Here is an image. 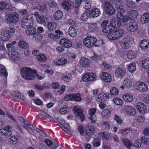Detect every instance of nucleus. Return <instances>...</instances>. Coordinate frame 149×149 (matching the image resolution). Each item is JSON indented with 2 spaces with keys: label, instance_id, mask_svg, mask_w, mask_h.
<instances>
[{
  "label": "nucleus",
  "instance_id": "a878e982",
  "mask_svg": "<svg viewBox=\"0 0 149 149\" xmlns=\"http://www.w3.org/2000/svg\"><path fill=\"white\" fill-rule=\"evenodd\" d=\"M110 24L113 26V28L114 27L117 28L120 26L121 23L117 18L116 19L112 18L110 21Z\"/></svg>",
  "mask_w": 149,
  "mask_h": 149
},
{
  "label": "nucleus",
  "instance_id": "6e6552de",
  "mask_svg": "<svg viewBox=\"0 0 149 149\" xmlns=\"http://www.w3.org/2000/svg\"><path fill=\"white\" fill-rule=\"evenodd\" d=\"M104 9L105 13L108 15L111 16L115 13V10L113 7L108 2H105Z\"/></svg>",
  "mask_w": 149,
  "mask_h": 149
},
{
  "label": "nucleus",
  "instance_id": "6ab92c4d",
  "mask_svg": "<svg viewBox=\"0 0 149 149\" xmlns=\"http://www.w3.org/2000/svg\"><path fill=\"white\" fill-rule=\"evenodd\" d=\"M96 110L95 108L90 109L88 111V113L91 116L89 118L92 123H95L96 121V118L94 114L96 112Z\"/></svg>",
  "mask_w": 149,
  "mask_h": 149
},
{
  "label": "nucleus",
  "instance_id": "7c9ffc66",
  "mask_svg": "<svg viewBox=\"0 0 149 149\" xmlns=\"http://www.w3.org/2000/svg\"><path fill=\"white\" fill-rule=\"evenodd\" d=\"M63 13L60 10H58L55 12L53 15V18L54 19L56 20H59L61 19L63 16Z\"/></svg>",
  "mask_w": 149,
  "mask_h": 149
},
{
  "label": "nucleus",
  "instance_id": "13d9d810",
  "mask_svg": "<svg viewBox=\"0 0 149 149\" xmlns=\"http://www.w3.org/2000/svg\"><path fill=\"white\" fill-rule=\"evenodd\" d=\"M123 84L127 88H130L131 86V83L128 78H126L124 80Z\"/></svg>",
  "mask_w": 149,
  "mask_h": 149
},
{
  "label": "nucleus",
  "instance_id": "2f4dec72",
  "mask_svg": "<svg viewBox=\"0 0 149 149\" xmlns=\"http://www.w3.org/2000/svg\"><path fill=\"white\" fill-rule=\"evenodd\" d=\"M92 2L91 0H83L82 4L84 5V8L88 10L91 8Z\"/></svg>",
  "mask_w": 149,
  "mask_h": 149
},
{
  "label": "nucleus",
  "instance_id": "a211bd4d",
  "mask_svg": "<svg viewBox=\"0 0 149 149\" xmlns=\"http://www.w3.org/2000/svg\"><path fill=\"white\" fill-rule=\"evenodd\" d=\"M126 27L128 31L133 32L137 30L138 26L135 22H130L127 24Z\"/></svg>",
  "mask_w": 149,
  "mask_h": 149
},
{
  "label": "nucleus",
  "instance_id": "b1692460",
  "mask_svg": "<svg viewBox=\"0 0 149 149\" xmlns=\"http://www.w3.org/2000/svg\"><path fill=\"white\" fill-rule=\"evenodd\" d=\"M125 110L127 114L130 116H134L136 113V111L134 108L131 106H127L125 107Z\"/></svg>",
  "mask_w": 149,
  "mask_h": 149
},
{
  "label": "nucleus",
  "instance_id": "4c0bfd02",
  "mask_svg": "<svg viewBox=\"0 0 149 149\" xmlns=\"http://www.w3.org/2000/svg\"><path fill=\"white\" fill-rule=\"evenodd\" d=\"M100 11L98 8H94L92 10L91 12V15L93 17H97L100 14Z\"/></svg>",
  "mask_w": 149,
  "mask_h": 149
},
{
  "label": "nucleus",
  "instance_id": "f704fd0d",
  "mask_svg": "<svg viewBox=\"0 0 149 149\" xmlns=\"http://www.w3.org/2000/svg\"><path fill=\"white\" fill-rule=\"evenodd\" d=\"M8 72L5 67L2 64H0V75H2L7 78L8 76Z\"/></svg>",
  "mask_w": 149,
  "mask_h": 149
},
{
  "label": "nucleus",
  "instance_id": "58836bf2",
  "mask_svg": "<svg viewBox=\"0 0 149 149\" xmlns=\"http://www.w3.org/2000/svg\"><path fill=\"white\" fill-rule=\"evenodd\" d=\"M123 100L126 102H131L133 100L132 96L129 94H125L123 96Z\"/></svg>",
  "mask_w": 149,
  "mask_h": 149
},
{
  "label": "nucleus",
  "instance_id": "e2e57ef3",
  "mask_svg": "<svg viewBox=\"0 0 149 149\" xmlns=\"http://www.w3.org/2000/svg\"><path fill=\"white\" fill-rule=\"evenodd\" d=\"M113 102L116 104L118 105H122L123 103L122 100L118 98H114L113 99Z\"/></svg>",
  "mask_w": 149,
  "mask_h": 149
},
{
  "label": "nucleus",
  "instance_id": "f3484780",
  "mask_svg": "<svg viewBox=\"0 0 149 149\" xmlns=\"http://www.w3.org/2000/svg\"><path fill=\"white\" fill-rule=\"evenodd\" d=\"M9 55L13 61H18L21 58L20 55L16 51L10 52L9 53Z\"/></svg>",
  "mask_w": 149,
  "mask_h": 149
},
{
  "label": "nucleus",
  "instance_id": "603ef678",
  "mask_svg": "<svg viewBox=\"0 0 149 149\" xmlns=\"http://www.w3.org/2000/svg\"><path fill=\"white\" fill-rule=\"evenodd\" d=\"M10 36L8 32L5 31L2 34L1 38L2 40L6 41L9 39Z\"/></svg>",
  "mask_w": 149,
  "mask_h": 149
},
{
  "label": "nucleus",
  "instance_id": "f03ea898",
  "mask_svg": "<svg viewBox=\"0 0 149 149\" xmlns=\"http://www.w3.org/2000/svg\"><path fill=\"white\" fill-rule=\"evenodd\" d=\"M20 73L22 77L27 80H33L37 75L36 71L29 68H22Z\"/></svg>",
  "mask_w": 149,
  "mask_h": 149
},
{
  "label": "nucleus",
  "instance_id": "49530a36",
  "mask_svg": "<svg viewBox=\"0 0 149 149\" xmlns=\"http://www.w3.org/2000/svg\"><path fill=\"white\" fill-rule=\"evenodd\" d=\"M113 28V26H111L109 25L103 29L102 32L104 33H109L111 31H112Z\"/></svg>",
  "mask_w": 149,
  "mask_h": 149
},
{
  "label": "nucleus",
  "instance_id": "4d7b16f0",
  "mask_svg": "<svg viewBox=\"0 0 149 149\" xmlns=\"http://www.w3.org/2000/svg\"><path fill=\"white\" fill-rule=\"evenodd\" d=\"M36 58L39 61L44 62L47 60V57L44 54H40L36 55Z\"/></svg>",
  "mask_w": 149,
  "mask_h": 149
},
{
  "label": "nucleus",
  "instance_id": "a19ab883",
  "mask_svg": "<svg viewBox=\"0 0 149 149\" xmlns=\"http://www.w3.org/2000/svg\"><path fill=\"white\" fill-rule=\"evenodd\" d=\"M136 69V64L134 63H130L127 67L128 70L131 73H133L135 71Z\"/></svg>",
  "mask_w": 149,
  "mask_h": 149
},
{
  "label": "nucleus",
  "instance_id": "09e8293b",
  "mask_svg": "<svg viewBox=\"0 0 149 149\" xmlns=\"http://www.w3.org/2000/svg\"><path fill=\"white\" fill-rule=\"evenodd\" d=\"M62 78L63 80L66 82H69L71 79L72 76L70 73L62 75Z\"/></svg>",
  "mask_w": 149,
  "mask_h": 149
},
{
  "label": "nucleus",
  "instance_id": "e433bc0d",
  "mask_svg": "<svg viewBox=\"0 0 149 149\" xmlns=\"http://www.w3.org/2000/svg\"><path fill=\"white\" fill-rule=\"evenodd\" d=\"M70 0H68L69 1H70ZM68 0L67 1H65L61 3L63 8L66 10H69L71 6V3Z\"/></svg>",
  "mask_w": 149,
  "mask_h": 149
},
{
  "label": "nucleus",
  "instance_id": "c9c22d12",
  "mask_svg": "<svg viewBox=\"0 0 149 149\" xmlns=\"http://www.w3.org/2000/svg\"><path fill=\"white\" fill-rule=\"evenodd\" d=\"M69 111V107L66 105L63 106L60 108L59 111L60 113L63 115L67 114Z\"/></svg>",
  "mask_w": 149,
  "mask_h": 149
},
{
  "label": "nucleus",
  "instance_id": "393cba45",
  "mask_svg": "<svg viewBox=\"0 0 149 149\" xmlns=\"http://www.w3.org/2000/svg\"><path fill=\"white\" fill-rule=\"evenodd\" d=\"M54 64L57 65H65L67 62V59L64 57L58 58L54 61Z\"/></svg>",
  "mask_w": 149,
  "mask_h": 149
},
{
  "label": "nucleus",
  "instance_id": "412c9836",
  "mask_svg": "<svg viewBox=\"0 0 149 149\" xmlns=\"http://www.w3.org/2000/svg\"><path fill=\"white\" fill-rule=\"evenodd\" d=\"M85 130L86 134L90 136L93 135L95 132V129L94 127L89 124L86 126Z\"/></svg>",
  "mask_w": 149,
  "mask_h": 149
},
{
  "label": "nucleus",
  "instance_id": "37998d69",
  "mask_svg": "<svg viewBox=\"0 0 149 149\" xmlns=\"http://www.w3.org/2000/svg\"><path fill=\"white\" fill-rule=\"evenodd\" d=\"M33 35V39L36 41H40L42 37V35L40 33H37L36 32Z\"/></svg>",
  "mask_w": 149,
  "mask_h": 149
},
{
  "label": "nucleus",
  "instance_id": "a18cd8bd",
  "mask_svg": "<svg viewBox=\"0 0 149 149\" xmlns=\"http://www.w3.org/2000/svg\"><path fill=\"white\" fill-rule=\"evenodd\" d=\"M18 45L20 48L24 49H27L29 47L27 43L22 40L20 41L18 43Z\"/></svg>",
  "mask_w": 149,
  "mask_h": 149
},
{
  "label": "nucleus",
  "instance_id": "bf43d9fd",
  "mask_svg": "<svg viewBox=\"0 0 149 149\" xmlns=\"http://www.w3.org/2000/svg\"><path fill=\"white\" fill-rule=\"evenodd\" d=\"M11 94L13 97H17L23 100H24L25 99V97L24 96H21L20 93L17 91L12 92Z\"/></svg>",
  "mask_w": 149,
  "mask_h": 149
},
{
  "label": "nucleus",
  "instance_id": "1a4fd4ad",
  "mask_svg": "<svg viewBox=\"0 0 149 149\" xmlns=\"http://www.w3.org/2000/svg\"><path fill=\"white\" fill-rule=\"evenodd\" d=\"M96 74L95 73L87 72L83 76L82 79L85 82L93 81L96 79Z\"/></svg>",
  "mask_w": 149,
  "mask_h": 149
},
{
  "label": "nucleus",
  "instance_id": "cd10ccee",
  "mask_svg": "<svg viewBox=\"0 0 149 149\" xmlns=\"http://www.w3.org/2000/svg\"><path fill=\"white\" fill-rule=\"evenodd\" d=\"M36 20L40 24H43L48 21L47 17L42 15H40L38 17Z\"/></svg>",
  "mask_w": 149,
  "mask_h": 149
},
{
  "label": "nucleus",
  "instance_id": "6e6d98bb",
  "mask_svg": "<svg viewBox=\"0 0 149 149\" xmlns=\"http://www.w3.org/2000/svg\"><path fill=\"white\" fill-rule=\"evenodd\" d=\"M110 92L111 94L113 95H117L119 93L118 89L115 87H113L111 88Z\"/></svg>",
  "mask_w": 149,
  "mask_h": 149
},
{
  "label": "nucleus",
  "instance_id": "72a5a7b5",
  "mask_svg": "<svg viewBox=\"0 0 149 149\" xmlns=\"http://www.w3.org/2000/svg\"><path fill=\"white\" fill-rule=\"evenodd\" d=\"M149 42L147 40L143 39L140 42V47L142 50L147 49L148 46Z\"/></svg>",
  "mask_w": 149,
  "mask_h": 149
},
{
  "label": "nucleus",
  "instance_id": "39448f33",
  "mask_svg": "<svg viewBox=\"0 0 149 149\" xmlns=\"http://www.w3.org/2000/svg\"><path fill=\"white\" fill-rule=\"evenodd\" d=\"M134 40L132 36H128L123 38L121 40L120 45L124 49L128 48L132 44Z\"/></svg>",
  "mask_w": 149,
  "mask_h": 149
},
{
  "label": "nucleus",
  "instance_id": "8fccbe9b",
  "mask_svg": "<svg viewBox=\"0 0 149 149\" xmlns=\"http://www.w3.org/2000/svg\"><path fill=\"white\" fill-rule=\"evenodd\" d=\"M72 100L77 102H79L81 100V94L79 93H77L72 94Z\"/></svg>",
  "mask_w": 149,
  "mask_h": 149
},
{
  "label": "nucleus",
  "instance_id": "7ed1b4c3",
  "mask_svg": "<svg viewBox=\"0 0 149 149\" xmlns=\"http://www.w3.org/2000/svg\"><path fill=\"white\" fill-rule=\"evenodd\" d=\"M125 31L121 29H118L114 31H112L107 35L108 38L111 40H115L121 38L124 34Z\"/></svg>",
  "mask_w": 149,
  "mask_h": 149
},
{
  "label": "nucleus",
  "instance_id": "de8ad7c7",
  "mask_svg": "<svg viewBox=\"0 0 149 149\" xmlns=\"http://www.w3.org/2000/svg\"><path fill=\"white\" fill-rule=\"evenodd\" d=\"M97 25L96 23L90 24H89L88 29L89 30L92 31H95L98 29Z\"/></svg>",
  "mask_w": 149,
  "mask_h": 149
},
{
  "label": "nucleus",
  "instance_id": "473e14b6",
  "mask_svg": "<svg viewBox=\"0 0 149 149\" xmlns=\"http://www.w3.org/2000/svg\"><path fill=\"white\" fill-rule=\"evenodd\" d=\"M68 33L69 36L72 37H75L77 34L75 29L74 27L72 26L70 27L68 29Z\"/></svg>",
  "mask_w": 149,
  "mask_h": 149
},
{
  "label": "nucleus",
  "instance_id": "79ce46f5",
  "mask_svg": "<svg viewBox=\"0 0 149 149\" xmlns=\"http://www.w3.org/2000/svg\"><path fill=\"white\" fill-rule=\"evenodd\" d=\"M91 17V15L90 13H84L81 15V19L83 21H86L87 20L88 18Z\"/></svg>",
  "mask_w": 149,
  "mask_h": 149
},
{
  "label": "nucleus",
  "instance_id": "864d4df0",
  "mask_svg": "<svg viewBox=\"0 0 149 149\" xmlns=\"http://www.w3.org/2000/svg\"><path fill=\"white\" fill-rule=\"evenodd\" d=\"M142 66L144 69H148L149 68V59H146L142 62Z\"/></svg>",
  "mask_w": 149,
  "mask_h": 149
},
{
  "label": "nucleus",
  "instance_id": "774afa93",
  "mask_svg": "<svg viewBox=\"0 0 149 149\" xmlns=\"http://www.w3.org/2000/svg\"><path fill=\"white\" fill-rule=\"evenodd\" d=\"M114 119L116 121L117 123L119 125H121L123 123V120L121 119L120 118L117 114H115L114 115Z\"/></svg>",
  "mask_w": 149,
  "mask_h": 149
},
{
  "label": "nucleus",
  "instance_id": "423d86ee",
  "mask_svg": "<svg viewBox=\"0 0 149 149\" xmlns=\"http://www.w3.org/2000/svg\"><path fill=\"white\" fill-rule=\"evenodd\" d=\"M7 21L10 23H15L19 19V15L16 13H13L6 15Z\"/></svg>",
  "mask_w": 149,
  "mask_h": 149
},
{
  "label": "nucleus",
  "instance_id": "338daca9",
  "mask_svg": "<svg viewBox=\"0 0 149 149\" xmlns=\"http://www.w3.org/2000/svg\"><path fill=\"white\" fill-rule=\"evenodd\" d=\"M122 142L123 144L127 147H130L132 144L130 141L126 139H123Z\"/></svg>",
  "mask_w": 149,
  "mask_h": 149
},
{
  "label": "nucleus",
  "instance_id": "9d476101",
  "mask_svg": "<svg viewBox=\"0 0 149 149\" xmlns=\"http://www.w3.org/2000/svg\"><path fill=\"white\" fill-rule=\"evenodd\" d=\"M40 0H38L33 3L34 9H37L42 13H44L45 10V4L44 3H40Z\"/></svg>",
  "mask_w": 149,
  "mask_h": 149
},
{
  "label": "nucleus",
  "instance_id": "ea45409f",
  "mask_svg": "<svg viewBox=\"0 0 149 149\" xmlns=\"http://www.w3.org/2000/svg\"><path fill=\"white\" fill-rule=\"evenodd\" d=\"M106 95L104 93H101L99 94L96 98V100L98 102L104 101L107 99Z\"/></svg>",
  "mask_w": 149,
  "mask_h": 149
},
{
  "label": "nucleus",
  "instance_id": "c85d7f7f",
  "mask_svg": "<svg viewBox=\"0 0 149 149\" xmlns=\"http://www.w3.org/2000/svg\"><path fill=\"white\" fill-rule=\"evenodd\" d=\"M116 8L118 12H123L124 10L122 8L123 4L121 0H117L115 2Z\"/></svg>",
  "mask_w": 149,
  "mask_h": 149
},
{
  "label": "nucleus",
  "instance_id": "680f3d73",
  "mask_svg": "<svg viewBox=\"0 0 149 149\" xmlns=\"http://www.w3.org/2000/svg\"><path fill=\"white\" fill-rule=\"evenodd\" d=\"M136 56V54L132 51H130L127 54V58L129 59H133L135 58Z\"/></svg>",
  "mask_w": 149,
  "mask_h": 149
},
{
  "label": "nucleus",
  "instance_id": "4468645a",
  "mask_svg": "<svg viewBox=\"0 0 149 149\" xmlns=\"http://www.w3.org/2000/svg\"><path fill=\"white\" fill-rule=\"evenodd\" d=\"M59 122L60 124V127L65 132L69 134L70 132L69 130L70 128L69 124L63 119L60 120Z\"/></svg>",
  "mask_w": 149,
  "mask_h": 149
},
{
  "label": "nucleus",
  "instance_id": "20e7f679",
  "mask_svg": "<svg viewBox=\"0 0 149 149\" xmlns=\"http://www.w3.org/2000/svg\"><path fill=\"white\" fill-rule=\"evenodd\" d=\"M97 40L94 36H88L84 40V44L86 47L90 48L93 46L96 42Z\"/></svg>",
  "mask_w": 149,
  "mask_h": 149
},
{
  "label": "nucleus",
  "instance_id": "c756f323",
  "mask_svg": "<svg viewBox=\"0 0 149 149\" xmlns=\"http://www.w3.org/2000/svg\"><path fill=\"white\" fill-rule=\"evenodd\" d=\"M140 20L142 24L148 23L149 21V14L148 13H144L141 17Z\"/></svg>",
  "mask_w": 149,
  "mask_h": 149
},
{
  "label": "nucleus",
  "instance_id": "aec40b11",
  "mask_svg": "<svg viewBox=\"0 0 149 149\" xmlns=\"http://www.w3.org/2000/svg\"><path fill=\"white\" fill-rule=\"evenodd\" d=\"M60 44L63 47L66 48H69L72 46L71 41L65 38L61 39L60 41Z\"/></svg>",
  "mask_w": 149,
  "mask_h": 149
},
{
  "label": "nucleus",
  "instance_id": "5701e85b",
  "mask_svg": "<svg viewBox=\"0 0 149 149\" xmlns=\"http://www.w3.org/2000/svg\"><path fill=\"white\" fill-rule=\"evenodd\" d=\"M138 13L136 10H132L129 11L128 13L129 20L131 19L133 20L136 19L138 15Z\"/></svg>",
  "mask_w": 149,
  "mask_h": 149
},
{
  "label": "nucleus",
  "instance_id": "0e129e2a",
  "mask_svg": "<svg viewBox=\"0 0 149 149\" xmlns=\"http://www.w3.org/2000/svg\"><path fill=\"white\" fill-rule=\"evenodd\" d=\"M127 5L128 7L132 8H134L136 6V4L135 2L132 1H128Z\"/></svg>",
  "mask_w": 149,
  "mask_h": 149
},
{
  "label": "nucleus",
  "instance_id": "bb28decb",
  "mask_svg": "<svg viewBox=\"0 0 149 149\" xmlns=\"http://www.w3.org/2000/svg\"><path fill=\"white\" fill-rule=\"evenodd\" d=\"M79 62L81 66L85 67H88L90 64V61L88 59L84 58H81Z\"/></svg>",
  "mask_w": 149,
  "mask_h": 149
},
{
  "label": "nucleus",
  "instance_id": "3c124183",
  "mask_svg": "<svg viewBox=\"0 0 149 149\" xmlns=\"http://www.w3.org/2000/svg\"><path fill=\"white\" fill-rule=\"evenodd\" d=\"M131 129L127 128L125 129H121L119 132V133L124 136H126L131 131Z\"/></svg>",
  "mask_w": 149,
  "mask_h": 149
},
{
  "label": "nucleus",
  "instance_id": "5fc2aeb1",
  "mask_svg": "<svg viewBox=\"0 0 149 149\" xmlns=\"http://www.w3.org/2000/svg\"><path fill=\"white\" fill-rule=\"evenodd\" d=\"M100 135L102 137H104L107 140L111 139V133L102 132L100 134Z\"/></svg>",
  "mask_w": 149,
  "mask_h": 149
},
{
  "label": "nucleus",
  "instance_id": "ddd939ff",
  "mask_svg": "<svg viewBox=\"0 0 149 149\" xmlns=\"http://www.w3.org/2000/svg\"><path fill=\"white\" fill-rule=\"evenodd\" d=\"M12 127L8 125L5 126L3 128L0 130V133L2 135L6 136H9L12 135V133L10 130Z\"/></svg>",
  "mask_w": 149,
  "mask_h": 149
},
{
  "label": "nucleus",
  "instance_id": "69168bd1",
  "mask_svg": "<svg viewBox=\"0 0 149 149\" xmlns=\"http://www.w3.org/2000/svg\"><path fill=\"white\" fill-rule=\"evenodd\" d=\"M92 143L93 146L95 147L99 146L100 145V142L99 140L96 138L93 139V141L92 142Z\"/></svg>",
  "mask_w": 149,
  "mask_h": 149
},
{
  "label": "nucleus",
  "instance_id": "f257e3e1",
  "mask_svg": "<svg viewBox=\"0 0 149 149\" xmlns=\"http://www.w3.org/2000/svg\"><path fill=\"white\" fill-rule=\"evenodd\" d=\"M33 22V17L31 15H25L22 19L21 26L26 29L25 31L28 35H33L36 32V29L32 26Z\"/></svg>",
  "mask_w": 149,
  "mask_h": 149
},
{
  "label": "nucleus",
  "instance_id": "c03bdc74",
  "mask_svg": "<svg viewBox=\"0 0 149 149\" xmlns=\"http://www.w3.org/2000/svg\"><path fill=\"white\" fill-rule=\"evenodd\" d=\"M56 24L54 22H49L47 25L48 29L51 31L54 30L56 29Z\"/></svg>",
  "mask_w": 149,
  "mask_h": 149
},
{
  "label": "nucleus",
  "instance_id": "9b49d317",
  "mask_svg": "<svg viewBox=\"0 0 149 149\" xmlns=\"http://www.w3.org/2000/svg\"><path fill=\"white\" fill-rule=\"evenodd\" d=\"M74 109L76 116L78 117L81 118V121L82 122L85 119V116L83 113L82 110L77 106H74Z\"/></svg>",
  "mask_w": 149,
  "mask_h": 149
},
{
  "label": "nucleus",
  "instance_id": "052dcab7",
  "mask_svg": "<svg viewBox=\"0 0 149 149\" xmlns=\"http://www.w3.org/2000/svg\"><path fill=\"white\" fill-rule=\"evenodd\" d=\"M6 31L10 35H13L15 32V29L11 27H6Z\"/></svg>",
  "mask_w": 149,
  "mask_h": 149
},
{
  "label": "nucleus",
  "instance_id": "f8f14e48",
  "mask_svg": "<svg viewBox=\"0 0 149 149\" xmlns=\"http://www.w3.org/2000/svg\"><path fill=\"white\" fill-rule=\"evenodd\" d=\"M126 74V70L125 68H119L115 71V76L118 78H122Z\"/></svg>",
  "mask_w": 149,
  "mask_h": 149
},
{
  "label": "nucleus",
  "instance_id": "2eb2a0df",
  "mask_svg": "<svg viewBox=\"0 0 149 149\" xmlns=\"http://www.w3.org/2000/svg\"><path fill=\"white\" fill-rule=\"evenodd\" d=\"M123 12L118 11L117 14V18L121 23L123 22H126L129 20L128 16L127 15H124L123 14Z\"/></svg>",
  "mask_w": 149,
  "mask_h": 149
},
{
  "label": "nucleus",
  "instance_id": "dca6fc26",
  "mask_svg": "<svg viewBox=\"0 0 149 149\" xmlns=\"http://www.w3.org/2000/svg\"><path fill=\"white\" fill-rule=\"evenodd\" d=\"M136 107L137 110L141 114L145 113L147 111L145 105L142 102H139L136 104Z\"/></svg>",
  "mask_w": 149,
  "mask_h": 149
},
{
  "label": "nucleus",
  "instance_id": "4be33fe9",
  "mask_svg": "<svg viewBox=\"0 0 149 149\" xmlns=\"http://www.w3.org/2000/svg\"><path fill=\"white\" fill-rule=\"evenodd\" d=\"M102 80L106 82H109L111 80V76L109 73L106 72H102L100 74Z\"/></svg>",
  "mask_w": 149,
  "mask_h": 149
},
{
  "label": "nucleus",
  "instance_id": "0eeeda50",
  "mask_svg": "<svg viewBox=\"0 0 149 149\" xmlns=\"http://www.w3.org/2000/svg\"><path fill=\"white\" fill-rule=\"evenodd\" d=\"M135 88L139 92H146L148 90L147 85L143 82H139L135 84Z\"/></svg>",
  "mask_w": 149,
  "mask_h": 149
}]
</instances>
